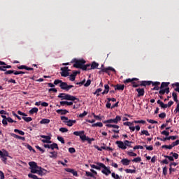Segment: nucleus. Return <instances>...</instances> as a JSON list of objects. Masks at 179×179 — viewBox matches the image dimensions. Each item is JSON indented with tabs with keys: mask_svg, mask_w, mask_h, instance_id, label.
Wrapping results in <instances>:
<instances>
[{
	"mask_svg": "<svg viewBox=\"0 0 179 179\" xmlns=\"http://www.w3.org/2000/svg\"><path fill=\"white\" fill-rule=\"evenodd\" d=\"M29 169L31 170V173L33 174H38V176H45L48 171L47 170L37 166V163L34 162H29Z\"/></svg>",
	"mask_w": 179,
	"mask_h": 179,
	"instance_id": "obj_1",
	"label": "nucleus"
},
{
	"mask_svg": "<svg viewBox=\"0 0 179 179\" xmlns=\"http://www.w3.org/2000/svg\"><path fill=\"white\" fill-rule=\"evenodd\" d=\"M75 64H73L74 68H80V69H83V71H87V68L90 66V64H87L86 61L83 60V59H74Z\"/></svg>",
	"mask_w": 179,
	"mask_h": 179,
	"instance_id": "obj_2",
	"label": "nucleus"
},
{
	"mask_svg": "<svg viewBox=\"0 0 179 179\" xmlns=\"http://www.w3.org/2000/svg\"><path fill=\"white\" fill-rule=\"evenodd\" d=\"M59 99H62V100H69L71 101H79V99L76 98V96L69 95L68 94L61 93L58 95Z\"/></svg>",
	"mask_w": 179,
	"mask_h": 179,
	"instance_id": "obj_3",
	"label": "nucleus"
},
{
	"mask_svg": "<svg viewBox=\"0 0 179 179\" xmlns=\"http://www.w3.org/2000/svg\"><path fill=\"white\" fill-rule=\"evenodd\" d=\"M60 119L62 120V122L65 124V125H67V127H73L74 124L76 122V120H70L65 116H61Z\"/></svg>",
	"mask_w": 179,
	"mask_h": 179,
	"instance_id": "obj_4",
	"label": "nucleus"
},
{
	"mask_svg": "<svg viewBox=\"0 0 179 179\" xmlns=\"http://www.w3.org/2000/svg\"><path fill=\"white\" fill-rule=\"evenodd\" d=\"M17 114H19V115H22L23 116L22 120H24V121H25L26 122H30V121H33V119L31 118V117H27V115H26V113L20 110L17 111Z\"/></svg>",
	"mask_w": 179,
	"mask_h": 179,
	"instance_id": "obj_5",
	"label": "nucleus"
},
{
	"mask_svg": "<svg viewBox=\"0 0 179 179\" xmlns=\"http://www.w3.org/2000/svg\"><path fill=\"white\" fill-rule=\"evenodd\" d=\"M59 87H61V89L63 90L68 92L69 90H71L72 87H73V85H68L66 83L62 82V83L59 85Z\"/></svg>",
	"mask_w": 179,
	"mask_h": 179,
	"instance_id": "obj_6",
	"label": "nucleus"
},
{
	"mask_svg": "<svg viewBox=\"0 0 179 179\" xmlns=\"http://www.w3.org/2000/svg\"><path fill=\"white\" fill-rule=\"evenodd\" d=\"M0 156L1 157L2 162L6 163V161L8 160L6 157L9 156V152H8V151H0Z\"/></svg>",
	"mask_w": 179,
	"mask_h": 179,
	"instance_id": "obj_7",
	"label": "nucleus"
},
{
	"mask_svg": "<svg viewBox=\"0 0 179 179\" xmlns=\"http://www.w3.org/2000/svg\"><path fill=\"white\" fill-rule=\"evenodd\" d=\"M73 135H76V136H80L81 141H85V138H86L85 131H74Z\"/></svg>",
	"mask_w": 179,
	"mask_h": 179,
	"instance_id": "obj_8",
	"label": "nucleus"
},
{
	"mask_svg": "<svg viewBox=\"0 0 179 179\" xmlns=\"http://www.w3.org/2000/svg\"><path fill=\"white\" fill-rule=\"evenodd\" d=\"M90 166L92 169H95L96 170H101V169L105 167V165L103 163L97 162L96 165L91 164Z\"/></svg>",
	"mask_w": 179,
	"mask_h": 179,
	"instance_id": "obj_9",
	"label": "nucleus"
},
{
	"mask_svg": "<svg viewBox=\"0 0 179 179\" xmlns=\"http://www.w3.org/2000/svg\"><path fill=\"white\" fill-rule=\"evenodd\" d=\"M61 76H63L64 78H66V76H69V72L68 67H63L61 69Z\"/></svg>",
	"mask_w": 179,
	"mask_h": 179,
	"instance_id": "obj_10",
	"label": "nucleus"
},
{
	"mask_svg": "<svg viewBox=\"0 0 179 179\" xmlns=\"http://www.w3.org/2000/svg\"><path fill=\"white\" fill-rule=\"evenodd\" d=\"M41 138H43L41 140L43 143H51V137L50 136L41 135Z\"/></svg>",
	"mask_w": 179,
	"mask_h": 179,
	"instance_id": "obj_11",
	"label": "nucleus"
},
{
	"mask_svg": "<svg viewBox=\"0 0 179 179\" xmlns=\"http://www.w3.org/2000/svg\"><path fill=\"white\" fill-rule=\"evenodd\" d=\"M101 173L105 174V176H109V174L111 173V171H110V167H107L105 165V167L102 168Z\"/></svg>",
	"mask_w": 179,
	"mask_h": 179,
	"instance_id": "obj_12",
	"label": "nucleus"
},
{
	"mask_svg": "<svg viewBox=\"0 0 179 179\" xmlns=\"http://www.w3.org/2000/svg\"><path fill=\"white\" fill-rule=\"evenodd\" d=\"M116 145H117L118 148H120V149H127V146L122 141H116Z\"/></svg>",
	"mask_w": 179,
	"mask_h": 179,
	"instance_id": "obj_13",
	"label": "nucleus"
},
{
	"mask_svg": "<svg viewBox=\"0 0 179 179\" xmlns=\"http://www.w3.org/2000/svg\"><path fill=\"white\" fill-rule=\"evenodd\" d=\"M49 157H50V159H57L58 157V152L57 151L50 152Z\"/></svg>",
	"mask_w": 179,
	"mask_h": 179,
	"instance_id": "obj_14",
	"label": "nucleus"
},
{
	"mask_svg": "<svg viewBox=\"0 0 179 179\" xmlns=\"http://www.w3.org/2000/svg\"><path fill=\"white\" fill-rule=\"evenodd\" d=\"M66 171H67V173H71V174H73V176H74L75 177H78V171L73 170V169H66Z\"/></svg>",
	"mask_w": 179,
	"mask_h": 179,
	"instance_id": "obj_15",
	"label": "nucleus"
},
{
	"mask_svg": "<svg viewBox=\"0 0 179 179\" xmlns=\"http://www.w3.org/2000/svg\"><path fill=\"white\" fill-rule=\"evenodd\" d=\"M56 113H57V114H60L61 115H65V114H68L69 112L65 109H58L56 110Z\"/></svg>",
	"mask_w": 179,
	"mask_h": 179,
	"instance_id": "obj_16",
	"label": "nucleus"
},
{
	"mask_svg": "<svg viewBox=\"0 0 179 179\" xmlns=\"http://www.w3.org/2000/svg\"><path fill=\"white\" fill-rule=\"evenodd\" d=\"M95 148L97 149V150H99V152H101V150H111V148H110L109 147H106V146H101V148L96 145Z\"/></svg>",
	"mask_w": 179,
	"mask_h": 179,
	"instance_id": "obj_17",
	"label": "nucleus"
},
{
	"mask_svg": "<svg viewBox=\"0 0 179 179\" xmlns=\"http://www.w3.org/2000/svg\"><path fill=\"white\" fill-rule=\"evenodd\" d=\"M73 104V101H60V106H72Z\"/></svg>",
	"mask_w": 179,
	"mask_h": 179,
	"instance_id": "obj_18",
	"label": "nucleus"
},
{
	"mask_svg": "<svg viewBox=\"0 0 179 179\" xmlns=\"http://www.w3.org/2000/svg\"><path fill=\"white\" fill-rule=\"evenodd\" d=\"M121 163L123 164V166H129V163H131V160L128 159H122L121 160Z\"/></svg>",
	"mask_w": 179,
	"mask_h": 179,
	"instance_id": "obj_19",
	"label": "nucleus"
},
{
	"mask_svg": "<svg viewBox=\"0 0 179 179\" xmlns=\"http://www.w3.org/2000/svg\"><path fill=\"white\" fill-rule=\"evenodd\" d=\"M136 90L137 93H138V96H143V94H145V90H143V88H137Z\"/></svg>",
	"mask_w": 179,
	"mask_h": 179,
	"instance_id": "obj_20",
	"label": "nucleus"
},
{
	"mask_svg": "<svg viewBox=\"0 0 179 179\" xmlns=\"http://www.w3.org/2000/svg\"><path fill=\"white\" fill-rule=\"evenodd\" d=\"M115 90H124L125 86L124 85H117L114 86Z\"/></svg>",
	"mask_w": 179,
	"mask_h": 179,
	"instance_id": "obj_21",
	"label": "nucleus"
},
{
	"mask_svg": "<svg viewBox=\"0 0 179 179\" xmlns=\"http://www.w3.org/2000/svg\"><path fill=\"white\" fill-rule=\"evenodd\" d=\"M10 135L13 136V138H15L16 139H21V141H25L24 137H22L20 136H17L13 133H11Z\"/></svg>",
	"mask_w": 179,
	"mask_h": 179,
	"instance_id": "obj_22",
	"label": "nucleus"
},
{
	"mask_svg": "<svg viewBox=\"0 0 179 179\" xmlns=\"http://www.w3.org/2000/svg\"><path fill=\"white\" fill-rule=\"evenodd\" d=\"M157 104H159V106H160V107L162 108H167V104H166V103H163L162 101H160V100H158L157 101Z\"/></svg>",
	"mask_w": 179,
	"mask_h": 179,
	"instance_id": "obj_23",
	"label": "nucleus"
},
{
	"mask_svg": "<svg viewBox=\"0 0 179 179\" xmlns=\"http://www.w3.org/2000/svg\"><path fill=\"white\" fill-rule=\"evenodd\" d=\"M106 127H107L108 128H115V129H118L120 128V126L111 124H107Z\"/></svg>",
	"mask_w": 179,
	"mask_h": 179,
	"instance_id": "obj_24",
	"label": "nucleus"
},
{
	"mask_svg": "<svg viewBox=\"0 0 179 179\" xmlns=\"http://www.w3.org/2000/svg\"><path fill=\"white\" fill-rule=\"evenodd\" d=\"M36 113H38V108H32L30 110H29V114H34Z\"/></svg>",
	"mask_w": 179,
	"mask_h": 179,
	"instance_id": "obj_25",
	"label": "nucleus"
},
{
	"mask_svg": "<svg viewBox=\"0 0 179 179\" xmlns=\"http://www.w3.org/2000/svg\"><path fill=\"white\" fill-rule=\"evenodd\" d=\"M40 124H50V120L49 119H42L40 121Z\"/></svg>",
	"mask_w": 179,
	"mask_h": 179,
	"instance_id": "obj_26",
	"label": "nucleus"
},
{
	"mask_svg": "<svg viewBox=\"0 0 179 179\" xmlns=\"http://www.w3.org/2000/svg\"><path fill=\"white\" fill-rule=\"evenodd\" d=\"M103 122L104 124H115V119H110L108 120H105Z\"/></svg>",
	"mask_w": 179,
	"mask_h": 179,
	"instance_id": "obj_27",
	"label": "nucleus"
},
{
	"mask_svg": "<svg viewBox=\"0 0 179 179\" xmlns=\"http://www.w3.org/2000/svg\"><path fill=\"white\" fill-rule=\"evenodd\" d=\"M50 149H52V150H54V149H57V150L59 149L58 144L57 143H52L50 145Z\"/></svg>",
	"mask_w": 179,
	"mask_h": 179,
	"instance_id": "obj_28",
	"label": "nucleus"
},
{
	"mask_svg": "<svg viewBox=\"0 0 179 179\" xmlns=\"http://www.w3.org/2000/svg\"><path fill=\"white\" fill-rule=\"evenodd\" d=\"M152 85V81H143L141 83V86H149Z\"/></svg>",
	"mask_w": 179,
	"mask_h": 179,
	"instance_id": "obj_29",
	"label": "nucleus"
},
{
	"mask_svg": "<svg viewBox=\"0 0 179 179\" xmlns=\"http://www.w3.org/2000/svg\"><path fill=\"white\" fill-rule=\"evenodd\" d=\"M128 156H130L131 157H136L137 155L136 153L132 152V151H129L127 152Z\"/></svg>",
	"mask_w": 179,
	"mask_h": 179,
	"instance_id": "obj_30",
	"label": "nucleus"
},
{
	"mask_svg": "<svg viewBox=\"0 0 179 179\" xmlns=\"http://www.w3.org/2000/svg\"><path fill=\"white\" fill-rule=\"evenodd\" d=\"M97 66H99V63H96V62H94L91 65V69H96Z\"/></svg>",
	"mask_w": 179,
	"mask_h": 179,
	"instance_id": "obj_31",
	"label": "nucleus"
},
{
	"mask_svg": "<svg viewBox=\"0 0 179 179\" xmlns=\"http://www.w3.org/2000/svg\"><path fill=\"white\" fill-rule=\"evenodd\" d=\"M172 97L173 98V100L174 101H176V103H178V99L177 97V94L176 92H173Z\"/></svg>",
	"mask_w": 179,
	"mask_h": 179,
	"instance_id": "obj_32",
	"label": "nucleus"
},
{
	"mask_svg": "<svg viewBox=\"0 0 179 179\" xmlns=\"http://www.w3.org/2000/svg\"><path fill=\"white\" fill-rule=\"evenodd\" d=\"M134 80H138L137 78H128L126 80L124 81V83H131V82H134Z\"/></svg>",
	"mask_w": 179,
	"mask_h": 179,
	"instance_id": "obj_33",
	"label": "nucleus"
},
{
	"mask_svg": "<svg viewBox=\"0 0 179 179\" xmlns=\"http://www.w3.org/2000/svg\"><path fill=\"white\" fill-rule=\"evenodd\" d=\"M84 141H87L88 143H92V142H93V141H94V138H90L88 136H85V138H84Z\"/></svg>",
	"mask_w": 179,
	"mask_h": 179,
	"instance_id": "obj_34",
	"label": "nucleus"
},
{
	"mask_svg": "<svg viewBox=\"0 0 179 179\" xmlns=\"http://www.w3.org/2000/svg\"><path fill=\"white\" fill-rule=\"evenodd\" d=\"M114 120H115V124H118V122L121 121V116L117 115Z\"/></svg>",
	"mask_w": 179,
	"mask_h": 179,
	"instance_id": "obj_35",
	"label": "nucleus"
},
{
	"mask_svg": "<svg viewBox=\"0 0 179 179\" xmlns=\"http://www.w3.org/2000/svg\"><path fill=\"white\" fill-rule=\"evenodd\" d=\"M141 135H145L146 136H150V134H149V131H148L147 130H143Z\"/></svg>",
	"mask_w": 179,
	"mask_h": 179,
	"instance_id": "obj_36",
	"label": "nucleus"
},
{
	"mask_svg": "<svg viewBox=\"0 0 179 179\" xmlns=\"http://www.w3.org/2000/svg\"><path fill=\"white\" fill-rule=\"evenodd\" d=\"M92 127H99L100 128H101V127H103V123L100 122L97 123H94L92 125Z\"/></svg>",
	"mask_w": 179,
	"mask_h": 179,
	"instance_id": "obj_37",
	"label": "nucleus"
},
{
	"mask_svg": "<svg viewBox=\"0 0 179 179\" xmlns=\"http://www.w3.org/2000/svg\"><path fill=\"white\" fill-rule=\"evenodd\" d=\"M141 161H142V159L141 158V157H138L132 159V162H134V163H138V162H141Z\"/></svg>",
	"mask_w": 179,
	"mask_h": 179,
	"instance_id": "obj_38",
	"label": "nucleus"
},
{
	"mask_svg": "<svg viewBox=\"0 0 179 179\" xmlns=\"http://www.w3.org/2000/svg\"><path fill=\"white\" fill-rule=\"evenodd\" d=\"M134 124H146V121L145 120H135Z\"/></svg>",
	"mask_w": 179,
	"mask_h": 179,
	"instance_id": "obj_39",
	"label": "nucleus"
},
{
	"mask_svg": "<svg viewBox=\"0 0 179 179\" xmlns=\"http://www.w3.org/2000/svg\"><path fill=\"white\" fill-rule=\"evenodd\" d=\"M126 173H136V170H133V169H126L125 170Z\"/></svg>",
	"mask_w": 179,
	"mask_h": 179,
	"instance_id": "obj_40",
	"label": "nucleus"
},
{
	"mask_svg": "<svg viewBox=\"0 0 179 179\" xmlns=\"http://www.w3.org/2000/svg\"><path fill=\"white\" fill-rule=\"evenodd\" d=\"M112 177L114 179H121V178L120 177V176L115 174V173H112Z\"/></svg>",
	"mask_w": 179,
	"mask_h": 179,
	"instance_id": "obj_41",
	"label": "nucleus"
},
{
	"mask_svg": "<svg viewBox=\"0 0 179 179\" xmlns=\"http://www.w3.org/2000/svg\"><path fill=\"white\" fill-rule=\"evenodd\" d=\"M4 73H5V75H10L12 73H15V71H13V70L6 71V72Z\"/></svg>",
	"mask_w": 179,
	"mask_h": 179,
	"instance_id": "obj_42",
	"label": "nucleus"
},
{
	"mask_svg": "<svg viewBox=\"0 0 179 179\" xmlns=\"http://www.w3.org/2000/svg\"><path fill=\"white\" fill-rule=\"evenodd\" d=\"M162 148L163 149H173V145H171H171H162Z\"/></svg>",
	"mask_w": 179,
	"mask_h": 179,
	"instance_id": "obj_43",
	"label": "nucleus"
},
{
	"mask_svg": "<svg viewBox=\"0 0 179 179\" xmlns=\"http://www.w3.org/2000/svg\"><path fill=\"white\" fill-rule=\"evenodd\" d=\"M86 115H87V112L84 111L83 113H80L79 115V117L80 118H83V117H86Z\"/></svg>",
	"mask_w": 179,
	"mask_h": 179,
	"instance_id": "obj_44",
	"label": "nucleus"
},
{
	"mask_svg": "<svg viewBox=\"0 0 179 179\" xmlns=\"http://www.w3.org/2000/svg\"><path fill=\"white\" fill-rule=\"evenodd\" d=\"M101 88H99L97 89L95 92L94 93V94H96L97 96H100V92H101Z\"/></svg>",
	"mask_w": 179,
	"mask_h": 179,
	"instance_id": "obj_45",
	"label": "nucleus"
},
{
	"mask_svg": "<svg viewBox=\"0 0 179 179\" xmlns=\"http://www.w3.org/2000/svg\"><path fill=\"white\" fill-rule=\"evenodd\" d=\"M169 85V83H162L161 85V89H163L164 87H167Z\"/></svg>",
	"mask_w": 179,
	"mask_h": 179,
	"instance_id": "obj_46",
	"label": "nucleus"
},
{
	"mask_svg": "<svg viewBox=\"0 0 179 179\" xmlns=\"http://www.w3.org/2000/svg\"><path fill=\"white\" fill-rule=\"evenodd\" d=\"M172 148H174V146H177L178 145H179V140H176L175 142L172 143V144H171Z\"/></svg>",
	"mask_w": 179,
	"mask_h": 179,
	"instance_id": "obj_47",
	"label": "nucleus"
},
{
	"mask_svg": "<svg viewBox=\"0 0 179 179\" xmlns=\"http://www.w3.org/2000/svg\"><path fill=\"white\" fill-rule=\"evenodd\" d=\"M123 125H127V127H131V125H134V122H125L123 123Z\"/></svg>",
	"mask_w": 179,
	"mask_h": 179,
	"instance_id": "obj_48",
	"label": "nucleus"
},
{
	"mask_svg": "<svg viewBox=\"0 0 179 179\" xmlns=\"http://www.w3.org/2000/svg\"><path fill=\"white\" fill-rule=\"evenodd\" d=\"M60 132H62L63 134L65 132H68V129L65 127H62L59 129Z\"/></svg>",
	"mask_w": 179,
	"mask_h": 179,
	"instance_id": "obj_49",
	"label": "nucleus"
},
{
	"mask_svg": "<svg viewBox=\"0 0 179 179\" xmlns=\"http://www.w3.org/2000/svg\"><path fill=\"white\" fill-rule=\"evenodd\" d=\"M57 139L61 143H65V141L64 140V137L58 136Z\"/></svg>",
	"mask_w": 179,
	"mask_h": 179,
	"instance_id": "obj_50",
	"label": "nucleus"
},
{
	"mask_svg": "<svg viewBox=\"0 0 179 179\" xmlns=\"http://www.w3.org/2000/svg\"><path fill=\"white\" fill-rule=\"evenodd\" d=\"M173 86H176V88L175 89L176 92H179V83H176L173 85Z\"/></svg>",
	"mask_w": 179,
	"mask_h": 179,
	"instance_id": "obj_51",
	"label": "nucleus"
},
{
	"mask_svg": "<svg viewBox=\"0 0 179 179\" xmlns=\"http://www.w3.org/2000/svg\"><path fill=\"white\" fill-rule=\"evenodd\" d=\"M76 76L75 75H71L70 76H69V80H71V82H73L74 80H75V79H76Z\"/></svg>",
	"mask_w": 179,
	"mask_h": 179,
	"instance_id": "obj_52",
	"label": "nucleus"
},
{
	"mask_svg": "<svg viewBox=\"0 0 179 179\" xmlns=\"http://www.w3.org/2000/svg\"><path fill=\"white\" fill-rule=\"evenodd\" d=\"M85 176H87V177H94L93 173H92L91 172H89V171L85 172Z\"/></svg>",
	"mask_w": 179,
	"mask_h": 179,
	"instance_id": "obj_53",
	"label": "nucleus"
},
{
	"mask_svg": "<svg viewBox=\"0 0 179 179\" xmlns=\"http://www.w3.org/2000/svg\"><path fill=\"white\" fill-rule=\"evenodd\" d=\"M62 83V80H55L54 81V85H61Z\"/></svg>",
	"mask_w": 179,
	"mask_h": 179,
	"instance_id": "obj_54",
	"label": "nucleus"
},
{
	"mask_svg": "<svg viewBox=\"0 0 179 179\" xmlns=\"http://www.w3.org/2000/svg\"><path fill=\"white\" fill-rule=\"evenodd\" d=\"M2 124L4 127H6V125H8V119H3Z\"/></svg>",
	"mask_w": 179,
	"mask_h": 179,
	"instance_id": "obj_55",
	"label": "nucleus"
},
{
	"mask_svg": "<svg viewBox=\"0 0 179 179\" xmlns=\"http://www.w3.org/2000/svg\"><path fill=\"white\" fill-rule=\"evenodd\" d=\"M136 149H143V146L142 145H136L134 147V150H136Z\"/></svg>",
	"mask_w": 179,
	"mask_h": 179,
	"instance_id": "obj_56",
	"label": "nucleus"
},
{
	"mask_svg": "<svg viewBox=\"0 0 179 179\" xmlns=\"http://www.w3.org/2000/svg\"><path fill=\"white\" fill-rule=\"evenodd\" d=\"M145 148H146L147 150H153V146L152 145H145Z\"/></svg>",
	"mask_w": 179,
	"mask_h": 179,
	"instance_id": "obj_57",
	"label": "nucleus"
},
{
	"mask_svg": "<svg viewBox=\"0 0 179 179\" xmlns=\"http://www.w3.org/2000/svg\"><path fill=\"white\" fill-rule=\"evenodd\" d=\"M148 122H150V124H157V121H155L154 120H147Z\"/></svg>",
	"mask_w": 179,
	"mask_h": 179,
	"instance_id": "obj_58",
	"label": "nucleus"
},
{
	"mask_svg": "<svg viewBox=\"0 0 179 179\" xmlns=\"http://www.w3.org/2000/svg\"><path fill=\"white\" fill-rule=\"evenodd\" d=\"M90 83H92V81L90 80H87L84 86H85V87H87L88 86H90Z\"/></svg>",
	"mask_w": 179,
	"mask_h": 179,
	"instance_id": "obj_59",
	"label": "nucleus"
},
{
	"mask_svg": "<svg viewBox=\"0 0 179 179\" xmlns=\"http://www.w3.org/2000/svg\"><path fill=\"white\" fill-rule=\"evenodd\" d=\"M159 118H166V113H162L159 115Z\"/></svg>",
	"mask_w": 179,
	"mask_h": 179,
	"instance_id": "obj_60",
	"label": "nucleus"
},
{
	"mask_svg": "<svg viewBox=\"0 0 179 179\" xmlns=\"http://www.w3.org/2000/svg\"><path fill=\"white\" fill-rule=\"evenodd\" d=\"M175 114H177V113H179V103L177 104L176 108L174 110Z\"/></svg>",
	"mask_w": 179,
	"mask_h": 179,
	"instance_id": "obj_61",
	"label": "nucleus"
},
{
	"mask_svg": "<svg viewBox=\"0 0 179 179\" xmlns=\"http://www.w3.org/2000/svg\"><path fill=\"white\" fill-rule=\"evenodd\" d=\"M171 155H173V157H174L175 159H178V154L176 152H171Z\"/></svg>",
	"mask_w": 179,
	"mask_h": 179,
	"instance_id": "obj_62",
	"label": "nucleus"
},
{
	"mask_svg": "<svg viewBox=\"0 0 179 179\" xmlns=\"http://www.w3.org/2000/svg\"><path fill=\"white\" fill-rule=\"evenodd\" d=\"M69 152L70 153H75V152H76V150L75 148H70L69 149Z\"/></svg>",
	"mask_w": 179,
	"mask_h": 179,
	"instance_id": "obj_63",
	"label": "nucleus"
},
{
	"mask_svg": "<svg viewBox=\"0 0 179 179\" xmlns=\"http://www.w3.org/2000/svg\"><path fill=\"white\" fill-rule=\"evenodd\" d=\"M0 179H5V175L2 171H0Z\"/></svg>",
	"mask_w": 179,
	"mask_h": 179,
	"instance_id": "obj_64",
	"label": "nucleus"
}]
</instances>
